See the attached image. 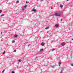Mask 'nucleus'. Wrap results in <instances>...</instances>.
<instances>
[{
  "instance_id": "cd10ccee",
  "label": "nucleus",
  "mask_w": 73,
  "mask_h": 73,
  "mask_svg": "<svg viewBox=\"0 0 73 73\" xmlns=\"http://www.w3.org/2000/svg\"><path fill=\"white\" fill-rule=\"evenodd\" d=\"M26 3H28V2L27 1L26 2Z\"/></svg>"
},
{
  "instance_id": "c756f323",
  "label": "nucleus",
  "mask_w": 73,
  "mask_h": 73,
  "mask_svg": "<svg viewBox=\"0 0 73 73\" xmlns=\"http://www.w3.org/2000/svg\"><path fill=\"white\" fill-rule=\"evenodd\" d=\"M2 34V33H1V35Z\"/></svg>"
},
{
  "instance_id": "f03ea898",
  "label": "nucleus",
  "mask_w": 73,
  "mask_h": 73,
  "mask_svg": "<svg viewBox=\"0 0 73 73\" xmlns=\"http://www.w3.org/2000/svg\"><path fill=\"white\" fill-rule=\"evenodd\" d=\"M55 27H59V25L58 24H56L55 25Z\"/></svg>"
},
{
  "instance_id": "7ed1b4c3",
  "label": "nucleus",
  "mask_w": 73,
  "mask_h": 73,
  "mask_svg": "<svg viewBox=\"0 0 73 73\" xmlns=\"http://www.w3.org/2000/svg\"><path fill=\"white\" fill-rule=\"evenodd\" d=\"M65 45V42H63L62 43V46H64V45Z\"/></svg>"
},
{
  "instance_id": "f257e3e1",
  "label": "nucleus",
  "mask_w": 73,
  "mask_h": 73,
  "mask_svg": "<svg viewBox=\"0 0 73 73\" xmlns=\"http://www.w3.org/2000/svg\"><path fill=\"white\" fill-rule=\"evenodd\" d=\"M55 15L56 16H60V14L59 13H55Z\"/></svg>"
},
{
  "instance_id": "393cba45",
  "label": "nucleus",
  "mask_w": 73,
  "mask_h": 73,
  "mask_svg": "<svg viewBox=\"0 0 73 73\" xmlns=\"http://www.w3.org/2000/svg\"><path fill=\"white\" fill-rule=\"evenodd\" d=\"M5 51H4V52H3V54H4L5 53Z\"/></svg>"
},
{
  "instance_id": "7c9ffc66",
  "label": "nucleus",
  "mask_w": 73,
  "mask_h": 73,
  "mask_svg": "<svg viewBox=\"0 0 73 73\" xmlns=\"http://www.w3.org/2000/svg\"><path fill=\"white\" fill-rule=\"evenodd\" d=\"M44 0H42V1H43Z\"/></svg>"
},
{
  "instance_id": "aec40b11",
  "label": "nucleus",
  "mask_w": 73,
  "mask_h": 73,
  "mask_svg": "<svg viewBox=\"0 0 73 73\" xmlns=\"http://www.w3.org/2000/svg\"><path fill=\"white\" fill-rule=\"evenodd\" d=\"M19 62H21V60H19Z\"/></svg>"
},
{
  "instance_id": "ddd939ff",
  "label": "nucleus",
  "mask_w": 73,
  "mask_h": 73,
  "mask_svg": "<svg viewBox=\"0 0 73 73\" xmlns=\"http://www.w3.org/2000/svg\"><path fill=\"white\" fill-rule=\"evenodd\" d=\"M61 64V62H59V66H60V64Z\"/></svg>"
},
{
  "instance_id": "39448f33",
  "label": "nucleus",
  "mask_w": 73,
  "mask_h": 73,
  "mask_svg": "<svg viewBox=\"0 0 73 73\" xmlns=\"http://www.w3.org/2000/svg\"><path fill=\"white\" fill-rule=\"evenodd\" d=\"M36 9H33V12H35V11H36Z\"/></svg>"
},
{
  "instance_id": "b1692460",
  "label": "nucleus",
  "mask_w": 73,
  "mask_h": 73,
  "mask_svg": "<svg viewBox=\"0 0 73 73\" xmlns=\"http://www.w3.org/2000/svg\"><path fill=\"white\" fill-rule=\"evenodd\" d=\"M4 70H3L2 71V73H4Z\"/></svg>"
},
{
  "instance_id": "20e7f679",
  "label": "nucleus",
  "mask_w": 73,
  "mask_h": 73,
  "mask_svg": "<svg viewBox=\"0 0 73 73\" xmlns=\"http://www.w3.org/2000/svg\"><path fill=\"white\" fill-rule=\"evenodd\" d=\"M44 44H45L44 43L42 42L41 44V45L42 46H44Z\"/></svg>"
},
{
  "instance_id": "6ab92c4d",
  "label": "nucleus",
  "mask_w": 73,
  "mask_h": 73,
  "mask_svg": "<svg viewBox=\"0 0 73 73\" xmlns=\"http://www.w3.org/2000/svg\"><path fill=\"white\" fill-rule=\"evenodd\" d=\"M71 66H73V64H71Z\"/></svg>"
},
{
  "instance_id": "9b49d317",
  "label": "nucleus",
  "mask_w": 73,
  "mask_h": 73,
  "mask_svg": "<svg viewBox=\"0 0 73 73\" xmlns=\"http://www.w3.org/2000/svg\"><path fill=\"white\" fill-rule=\"evenodd\" d=\"M42 50H43V49L40 50V52H41L42 51Z\"/></svg>"
},
{
  "instance_id": "2f4dec72",
  "label": "nucleus",
  "mask_w": 73,
  "mask_h": 73,
  "mask_svg": "<svg viewBox=\"0 0 73 73\" xmlns=\"http://www.w3.org/2000/svg\"><path fill=\"white\" fill-rule=\"evenodd\" d=\"M28 46H29V45Z\"/></svg>"
},
{
  "instance_id": "4468645a",
  "label": "nucleus",
  "mask_w": 73,
  "mask_h": 73,
  "mask_svg": "<svg viewBox=\"0 0 73 73\" xmlns=\"http://www.w3.org/2000/svg\"><path fill=\"white\" fill-rule=\"evenodd\" d=\"M4 16V14H2V15H1V17H2V16Z\"/></svg>"
},
{
  "instance_id": "0eeeda50",
  "label": "nucleus",
  "mask_w": 73,
  "mask_h": 73,
  "mask_svg": "<svg viewBox=\"0 0 73 73\" xmlns=\"http://www.w3.org/2000/svg\"><path fill=\"white\" fill-rule=\"evenodd\" d=\"M22 10L23 11H24V10H25V8H24V7H23L22 8Z\"/></svg>"
},
{
  "instance_id": "f3484780",
  "label": "nucleus",
  "mask_w": 73,
  "mask_h": 73,
  "mask_svg": "<svg viewBox=\"0 0 73 73\" xmlns=\"http://www.w3.org/2000/svg\"><path fill=\"white\" fill-rule=\"evenodd\" d=\"M16 52V50H15L14 51V52Z\"/></svg>"
},
{
  "instance_id": "bb28decb",
  "label": "nucleus",
  "mask_w": 73,
  "mask_h": 73,
  "mask_svg": "<svg viewBox=\"0 0 73 73\" xmlns=\"http://www.w3.org/2000/svg\"><path fill=\"white\" fill-rule=\"evenodd\" d=\"M62 71H61V72H60V73H62Z\"/></svg>"
},
{
  "instance_id": "412c9836",
  "label": "nucleus",
  "mask_w": 73,
  "mask_h": 73,
  "mask_svg": "<svg viewBox=\"0 0 73 73\" xmlns=\"http://www.w3.org/2000/svg\"><path fill=\"white\" fill-rule=\"evenodd\" d=\"M55 50V49H53L52 50V51H53L54 50Z\"/></svg>"
},
{
  "instance_id": "4be33fe9",
  "label": "nucleus",
  "mask_w": 73,
  "mask_h": 73,
  "mask_svg": "<svg viewBox=\"0 0 73 73\" xmlns=\"http://www.w3.org/2000/svg\"><path fill=\"white\" fill-rule=\"evenodd\" d=\"M63 20V19H61L60 20L61 21H62Z\"/></svg>"
},
{
  "instance_id": "dca6fc26",
  "label": "nucleus",
  "mask_w": 73,
  "mask_h": 73,
  "mask_svg": "<svg viewBox=\"0 0 73 73\" xmlns=\"http://www.w3.org/2000/svg\"><path fill=\"white\" fill-rule=\"evenodd\" d=\"M1 12H2V10H1L0 11V13H1Z\"/></svg>"
},
{
  "instance_id": "423d86ee",
  "label": "nucleus",
  "mask_w": 73,
  "mask_h": 73,
  "mask_svg": "<svg viewBox=\"0 0 73 73\" xmlns=\"http://www.w3.org/2000/svg\"><path fill=\"white\" fill-rule=\"evenodd\" d=\"M60 8H62V7H63V6L62 5H60Z\"/></svg>"
},
{
  "instance_id": "f8f14e48",
  "label": "nucleus",
  "mask_w": 73,
  "mask_h": 73,
  "mask_svg": "<svg viewBox=\"0 0 73 73\" xmlns=\"http://www.w3.org/2000/svg\"><path fill=\"white\" fill-rule=\"evenodd\" d=\"M17 37V35H15V37Z\"/></svg>"
},
{
  "instance_id": "9d476101",
  "label": "nucleus",
  "mask_w": 73,
  "mask_h": 73,
  "mask_svg": "<svg viewBox=\"0 0 73 73\" xmlns=\"http://www.w3.org/2000/svg\"><path fill=\"white\" fill-rule=\"evenodd\" d=\"M19 3V1H16V3L17 4V3Z\"/></svg>"
},
{
  "instance_id": "c85d7f7f",
  "label": "nucleus",
  "mask_w": 73,
  "mask_h": 73,
  "mask_svg": "<svg viewBox=\"0 0 73 73\" xmlns=\"http://www.w3.org/2000/svg\"><path fill=\"white\" fill-rule=\"evenodd\" d=\"M69 1V0H67V1Z\"/></svg>"
},
{
  "instance_id": "5701e85b",
  "label": "nucleus",
  "mask_w": 73,
  "mask_h": 73,
  "mask_svg": "<svg viewBox=\"0 0 73 73\" xmlns=\"http://www.w3.org/2000/svg\"><path fill=\"white\" fill-rule=\"evenodd\" d=\"M54 66H52V68H54Z\"/></svg>"
},
{
  "instance_id": "1a4fd4ad",
  "label": "nucleus",
  "mask_w": 73,
  "mask_h": 73,
  "mask_svg": "<svg viewBox=\"0 0 73 73\" xmlns=\"http://www.w3.org/2000/svg\"><path fill=\"white\" fill-rule=\"evenodd\" d=\"M12 43H13L14 42H15V40H13L12 41Z\"/></svg>"
},
{
  "instance_id": "2eb2a0df",
  "label": "nucleus",
  "mask_w": 73,
  "mask_h": 73,
  "mask_svg": "<svg viewBox=\"0 0 73 73\" xmlns=\"http://www.w3.org/2000/svg\"><path fill=\"white\" fill-rule=\"evenodd\" d=\"M27 7V5H26L24 6V8H25V7Z\"/></svg>"
},
{
  "instance_id": "a878e982",
  "label": "nucleus",
  "mask_w": 73,
  "mask_h": 73,
  "mask_svg": "<svg viewBox=\"0 0 73 73\" xmlns=\"http://www.w3.org/2000/svg\"><path fill=\"white\" fill-rule=\"evenodd\" d=\"M53 8V7H51V9H52V8Z\"/></svg>"
},
{
  "instance_id": "a211bd4d",
  "label": "nucleus",
  "mask_w": 73,
  "mask_h": 73,
  "mask_svg": "<svg viewBox=\"0 0 73 73\" xmlns=\"http://www.w3.org/2000/svg\"><path fill=\"white\" fill-rule=\"evenodd\" d=\"M12 73H15V72H14V71H12L11 72Z\"/></svg>"
},
{
  "instance_id": "473e14b6",
  "label": "nucleus",
  "mask_w": 73,
  "mask_h": 73,
  "mask_svg": "<svg viewBox=\"0 0 73 73\" xmlns=\"http://www.w3.org/2000/svg\"><path fill=\"white\" fill-rule=\"evenodd\" d=\"M72 40H73V38L72 39Z\"/></svg>"
},
{
  "instance_id": "6e6552de",
  "label": "nucleus",
  "mask_w": 73,
  "mask_h": 73,
  "mask_svg": "<svg viewBox=\"0 0 73 73\" xmlns=\"http://www.w3.org/2000/svg\"><path fill=\"white\" fill-rule=\"evenodd\" d=\"M49 28V27H47L46 28H45V29H48Z\"/></svg>"
}]
</instances>
